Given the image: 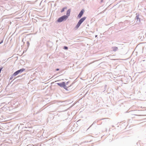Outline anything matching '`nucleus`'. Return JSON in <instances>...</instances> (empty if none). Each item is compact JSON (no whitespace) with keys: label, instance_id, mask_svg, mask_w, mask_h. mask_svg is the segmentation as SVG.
Masks as SVG:
<instances>
[{"label":"nucleus","instance_id":"f257e3e1","mask_svg":"<svg viewBox=\"0 0 146 146\" xmlns=\"http://www.w3.org/2000/svg\"><path fill=\"white\" fill-rule=\"evenodd\" d=\"M86 17H84L80 19L76 26L75 28L76 29H78L82 23L86 19Z\"/></svg>","mask_w":146,"mask_h":146},{"label":"nucleus","instance_id":"f03ea898","mask_svg":"<svg viewBox=\"0 0 146 146\" xmlns=\"http://www.w3.org/2000/svg\"><path fill=\"white\" fill-rule=\"evenodd\" d=\"M67 19L68 16L64 15L59 18L57 20V22L59 23L63 21L66 20Z\"/></svg>","mask_w":146,"mask_h":146},{"label":"nucleus","instance_id":"7ed1b4c3","mask_svg":"<svg viewBox=\"0 0 146 146\" xmlns=\"http://www.w3.org/2000/svg\"><path fill=\"white\" fill-rule=\"evenodd\" d=\"M57 84L66 90H68L67 89L68 87L66 86L65 82H62V83H58Z\"/></svg>","mask_w":146,"mask_h":146},{"label":"nucleus","instance_id":"20e7f679","mask_svg":"<svg viewBox=\"0 0 146 146\" xmlns=\"http://www.w3.org/2000/svg\"><path fill=\"white\" fill-rule=\"evenodd\" d=\"M25 70L24 68H22L17 71L15 72L14 74V76H16L18 75L19 73H21Z\"/></svg>","mask_w":146,"mask_h":146},{"label":"nucleus","instance_id":"39448f33","mask_svg":"<svg viewBox=\"0 0 146 146\" xmlns=\"http://www.w3.org/2000/svg\"><path fill=\"white\" fill-rule=\"evenodd\" d=\"M84 10L83 9H82L81 11L79 13V15L78 16V18H80L82 17V15L84 13Z\"/></svg>","mask_w":146,"mask_h":146},{"label":"nucleus","instance_id":"423d86ee","mask_svg":"<svg viewBox=\"0 0 146 146\" xmlns=\"http://www.w3.org/2000/svg\"><path fill=\"white\" fill-rule=\"evenodd\" d=\"M136 16L135 17L136 20H137V21L139 20V21L140 22V19L139 18V13H137L136 14Z\"/></svg>","mask_w":146,"mask_h":146},{"label":"nucleus","instance_id":"0eeeda50","mask_svg":"<svg viewBox=\"0 0 146 146\" xmlns=\"http://www.w3.org/2000/svg\"><path fill=\"white\" fill-rule=\"evenodd\" d=\"M71 11V9H69L66 12V16H68V17H69L70 14V13Z\"/></svg>","mask_w":146,"mask_h":146},{"label":"nucleus","instance_id":"6e6552de","mask_svg":"<svg viewBox=\"0 0 146 146\" xmlns=\"http://www.w3.org/2000/svg\"><path fill=\"white\" fill-rule=\"evenodd\" d=\"M111 48L113 51L114 52H115L118 49V47L116 46L112 47Z\"/></svg>","mask_w":146,"mask_h":146},{"label":"nucleus","instance_id":"1a4fd4ad","mask_svg":"<svg viewBox=\"0 0 146 146\" xmlns=\"http://www.w3.org/2000/svg\"><path fill=\"white\" fill-rule=\"evenodd\" d=\"M67 8V7H65L64 8H63L61 10L60 12L61 13H62L64 11V10L65 9H66Z\"/></svg>","mask_w":146,"mask_h":146},{"label":"nucleus","instance_id":"9d476101","mask_svg":"<svg viewBox=\"0 0 146 146\" xmlns=\"http://www.w3.org/2000/svg\"><path fill=\"white\" fill-rule=\"evenodd\" d=\"M27 46L28 47H29V46L30 45V43L28 41H27Z\"/></svg>","mask_w":146,"mask_h":146},{"label":"nucleus","instance_id":"9b49d317","mask_svg":"<svg viewBox=\"0 0 146 146\" xmlns=\"http://www.w3.org/2000/svg\"><path fill=\"white\" fill-rule=\"evenodd\" d=\"M15 76H14L13 74V75L10 78V80H12L13 78V77Z\"/></svg>","mask_w":146,"mask_h":146},{"label":"nucleus","instance_id":"f8f14e48","mask_svg":"<svg viewBox=\"0 0 146 146\" xmlns=\"http://www.w3.org/2000/svg\"><path fill=\"white\" fill-rule=\"evenodd\" d=\"M64 48L65 50H67L68 49V47L67 46H64Z\"/></svg>","mask_w":146,"mask_h":146},{"label":"nucleus","instance_id":"ddd939ff","mask_svg":"<svg viewBox=\"0 0 146 146\" xmlns=\"http://www.w3.org/2000/svg\"><path fill=\"white\" fill-rule=\"evenodd\" d=\"M3 67H1L0 68V73H1V70H2V69H3Z\"/></svg>","mask_w":146,"mask_h":146},{"label":"nucleus","instance_id":"4468645a","mask_svg":"<svg viewBox=\"0 0 146 146\" xmlns=\"http://www.w3.org/2000/svg\"><path fill=\"white\" fill-rule=\"evenodd\" d=\"M3 40H1V41H0V44L3 43Z\"/></svg>","mask_w":146,"mask_h":146},{"label":"nucleus","instance_id":"2eb2a0df","mask_svg":"<svg viewBox=\"0 0 146 146\" xmlns=\"http://www.w3.org/2000/svg\"><path fill=\"white\" fill-rule=\"evenodd\" d=\"M59 70V69H58V68H57V69H56V71H58V70Z\"/></svg>","mask_w":146,"mask_h":146},{"label":"nucleus","instance_id":"dca6fc26","mask_svg":"<svg viewBox=\"0 0 146 146\" xmlns=\"http://www.w3.org/2000/svg\"><path fill=\"white\" fill-rule=\"evenodd\" d=\"M102 0H101V2H102Z\"/></svg>","mask_w":146,"mask_h":146},{"label":"nucleus","instance_id":"f3484780","mask_svg":"<svg viewBox=\"0 0 146 146\" xmlns=\"http://www.w3.org/2000/svg\"><path fill=\"white\" fill-rule=\"evenodd\" d=\"M102 0H101V2H102Z\"/></svg>","mask_w":146,"mask_h":146},{"label":"nucleus","instance_id":"a211bd4d","mask_svg":"<svg viewBox=\"0 0 146 146\" xmlns=\"http://www.w3.org/2000/svg\"><path fill=\"white\" fill-rule=\"evenodd\" d=\"M102 0H101V2H102Z\"/></svg>","mask_w":146,"mask_h":146}]
</instances>
